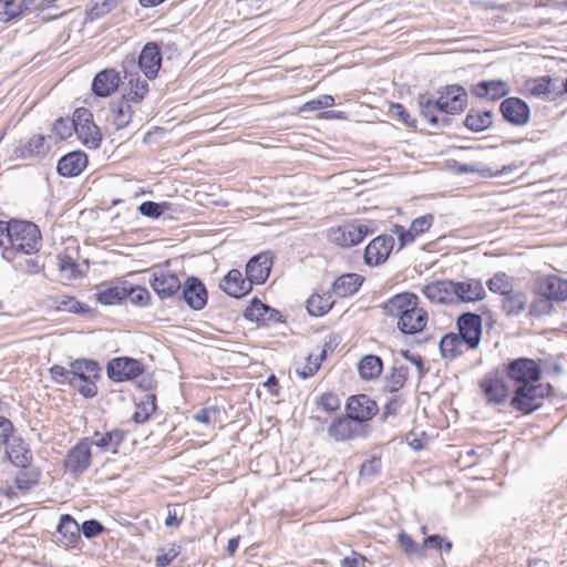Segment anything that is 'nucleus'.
<instances>
[{
	"label": "nucleus",
	"mask_w": 567,
	"mask_h": 567,
	"mask_svg": "<svg viewBox=\"0 0 567 567\" xmlns=\"http://www.w3.org/2000/svg\"><path fill=\"white\" fill-rule=\"evenodd\" d=\"M87 165V157L81 151L70 152L58 162V173L63 177L80 175Z\"/></svg>",
	"instance_id": "24"
},
{
	"label": "nucleus",
	"mask_w": 567,
	"mask_h": 567,
	"mask_svg": "<svg viewBox=\"0 0 567 567\" xmlns=\"http://www.w3.org/2000/svg\"><path fill=\"white\" fill-rule=\"evenodd\" d=\"M117 6V0H92L87 10L90 20L99 19L110 13Z\"/></svg>",
	"instance_id": "49"
},
{
	"label": "nucleus",
	"mask_w": 567,
	"mask_h": 567,
	"mask_svg": "<svg viewBox=\"0 0 567 567\" xmlns=\"http://www.w3.org/2000/svg\"><path fill=\"white\" fill-rule=\"evenodd\" d=\"M334 104V99L332 95L323 94L320 95L318 99L311 100L307 103H305L301 106L302 112H309V111H316L319 109H327Z\"/></svg>",
	"instance_id": "57"
},
{
	"label": "nucleus",
	"mask_w": 567,
	"mask_h": 567,
	"mask_svg": "<svg viewBox=\"0 0 567 567\" xmlns=\"http://www.w3.org/2000/svg\"><path fill=\"white\" fill-rule=\"evenodd\" d=\"M511 92V85L503 80L480 81L472 85L471 93L477 99L497 101Z\"/></svg>",
	"instance_id": "22"
},
{
	"label": "nucleus",
	"mask_w": 567,
	"mask_h": 567,
	"mask_svg": "<svg viewBox=\"0 0 567 567\" xmlns=\"http://www.w3.org/2000/svg\"><path fill=\"white\" fill-rule=\"evenodd\" d=\"M121 82L120 73L114 69L100 71L92 82V91L101 97L110 96L118 87Z\"/></svg>",
	"instance_id": "23"
},
{
	"label": "nucleus",
	"mask_w": 567,
	"mask_h": 567,
	"mask_svg": "<svg viewBox=\"0 0 567 567\" xmlns=\"http://www.w3.org/2000/svg\"><path fill=\"white\" fill-rule=\"evenodd\" d=\"M363 282V277L358 274L349 272L339 276L332 284L331 292L339 298H346L354 295Z\"/></svg>",
	"instance_id": "27"
},
{
	"label": "nucleus",
	"mask_w": 567,
	"mask_h": 567,
	"mask_svg": "<svg viewBox=\"0 0 567 567\" xmlns=\"http://www.w3.org/2000/svg\"><path fill=\"white\" fill-rule=\"evenodd\" d=\"M168 208V203L144 202L138 206L141 215L150 218H158Z\"/></svg>",
	"instance_id": "54"
},
{
	"label": "nucleus",
	"mask_w": 567,
	"mask_h": 567,
	"mask_svg": "<svg viewBox=\"0 0 567 567\" xmlns=\"http://www.w3.org/2000/svg\"><path fill=\"white\" fill-rule=\"evenodd\" d=\"M220 288L234 298H241L251 290V284L243 277L238 269H231L220 282Z\"/></svg>",
	"instance_id": "25"
},
{
	"label": "nucleus",
	"mask_w": 567,
	"mask_h": 567,
	"mask_svg": "<svg viewBox=\"0 0 567 567\" xmlns=\"http://www.w3.org/2000/svg\"><path fill=\"white\" fill-rule=\"evenodd\" d=\"M549 385H543L538 382L516 386L509 404L513 409L529 414L542 406L544 398L549 393Z\"/></svg>",
	"instance_id": "3"
},
{
	"label": "nucleus",
	"mask_w": 567,
	"mask_h": 567,
	"mask_svg": "<svg viewBox=\"0 0 567 567\" xmlns=\"http://www.w3.org/2000/svg\"><path fill=\"white\" fill-rule=\"evenodd\" d=\"M346 412L350 414L358 423L365 425L370 432L369 421L379 412V406L374 400L367 394L351 395L346 403Z\"/></svg>",
	"instance_id": "8"
},
{
	"label": "nucleus",
	"mask_w": 567,
	"mask_h": 567,
	"mask_svg": "<svg viewBox=\"0 0 567 567\" xmlns=\"http://www.w3.org/2000/svg\"><path fill=\"white\" fill-rule=\"evenodd\" d=\"M124 441V431L115 429L105 433L95 432L91 439H89L90 446L95 445L101 451H113L116 452L118 446Z\"/></svg>",
	"instance_id": "33"
},
{
	"label": "nucleus",
	"mask_w": 567,
	"mask_h": 567,
	"mask_svg": "<svg viewBox=\"0 0 567 567\" xmlns=\"http://www.w3.org/2000/svg\"><path fill=\"white\" fill-rule=\"evenodd\" d=\"M334 305L331 292L322 295L313 293L307 300V310L310 316L321 317L326 315Z\"/></svg>",
	"instance_id": "39"
},
{
	"label": "nucleus",
	"mask_w": 567,
	"mask_h": 567,
	"mask_svg": "<svg viewBox=\"0 0 567 567\" xmlns=\"http://www.w3.org/2000/svg\"><path fill=\"white\" fill-rule=\"evenodd\" d=\"M125 300L128 299L133 306L146 307L151 301L150 291L141 286H125Z\"/></svg>",
	"instance_id": "48"
},
{
	"label": "nucleus",
	"mask_w": 567,
	"mask_h": 567,
	"mask_svg": "<svg viewBox=\"0 0 567 567\" xmlns=\"http://www.w3.org/2000/svg\"><path fill=\"white\" fill-rule=\"evenodd\" d=\"M71 122L74 123V130L93 123V114L85 107H79L74 111Z\"/></svg>",
	"instance_id": "61"
},
{
	"label": "nucleus",
	"mask_w": 567,
	"mask_h": 567,
	"mask_svg": "<svg viewBox=\"0 0 567 567\" xmlns=\"http://www.w3.org/2000/svg\"><path fill=\"white\" fill-rule=\"evenodd\" d=\"M328 435L336 442H346L358 437H367L369 432L365 425L358 423L346 412L332 419L328 429Z\"/></svg>",
	"instance_id": "5"
},
{
	"label": "nucleus",
	"mask_w": 567,
	"mask_h": 567,
	"mask_svg": "<svg viewBox=\"0 0 567 567\" xmlns=\"http://www.w3.org/2000/svg\"><path fill=\"white\" fill-rule=\"evenodd\" d=\"M499 112L504 121L513 126H525L530 120V107L519 97L504 99L499 105Z\"/></svg>",
	"instance_id": "12"
},
{
	"label": "nucleus",
	"mask_w": 567,
	"mask_h": 567,
	"mask_svg": "<svg viewBox=\"0 0 567 567\" xmlns=\"http://www.w3.org/2000/svg\"><path fill=\"white\" fill-rule=\"evenodd\" d=\"M271 265V256L267 252L250 258L246 265V277L249 284H251V286L254 284H264L269 277Z\"/></svg>",
	"instance_id": "21"
},
{
	"label": "nucleus",
	"mask_w": 567,
	"mask_h": 567,
	"mask_svg": "<svg viewBox=\"0 0 567 567\" xmlns=\"http://www.w3.org/2000/svg\"><path fill=\"white\" fill-rule=\"evenodd\" d=\"M125 284H102L96 292V300L105 306L122 303L125 300Z\"/></svg>",
	"instance_id": "31"
},
{
	"label": "nucleus",
	"mask_w": 567,
	"mask_h": 567,
	"mask_svg": "<svg viewBox=\"0 0 567 567\" xmlns=\"http://www.w3.org/2000/svg\"><path fill=\"white\" fill-rule=\"evenodd\" d=\"M507 379L517 386L537 383L543 375L540 365L529 358H517L504 365Z\"/></svg>",
	"instance_id": "4"
},
{
	"label": "nucleus",
	"mask_w": 567,
	"mask_h": 567,
	"mask_svg": "<svg viewBox=\"0 0 567 567\" xmlns=\"http://www.w3.org/2000/svg\"><path fill=\"white\" fill-rule=\"evenodd\" d=\"M150 285L161 299L175 296L182 288L178 276L162 268L154 270Z\"/></svg>",
	"instance_id": "13"
},
{
	"label": "nucleus",
	"mask_w": 567,
	"mask_h": 567,
	"mask_svg": "<svg viewBox=\"0 0 567 567\" xmlns=\"http://www.w3.org/2000/svg\"><path fill=\"white\" fill-rule=\"evenodd\" d=\"M29 254L25 252H17L14 260H8L13 265V269L18 272L25 274V275H35L39 274L41 270V267L37 259L33 258H27Z\"/></svg>",
	"instance_id": "46"
},
{
	"label": "nucleus",
	"mask_w": 567,
	"mask_h": 567,
	"mask_svg": "<svg viewBox=\"0 0 567 567\" xmlns=\"http://www.w3.org/2000/svg\"><path fill=\"white\" fill-rule=\"evenodd\" d=\"M383 313L395 320V326L403 334L422 332L429 321L427 311L420 307V299L413 292H401L389 298L381 306Z\"/></svg>",
	"instance_id": "1"
},
{
	"label": "nucleus",
	"mask_w": 567,
	"mask_h": 567,
	"mask_svg": "<svg viewBox=\"0 0 567 567\" xmlns=\"http://www.w3.org/2000/svg\"><path fill=\"white\" fill-rule=\"evenodd\" d=\"M383 369L382 360L378 355H364L358 363V370L362 379L372 380L378 378Z\"/></svg>",
	"instance_id": "43"
},
{
	"label": "nucleus",
	"mask_w": 567,
	"mask_h": 567,
	"mask_svg": "<svg viewBox=\"0 0 567 567\" xmlns=\"http://www.w3.org/2000/svg\"><path fill=\"white\" fill-rule=\"evenodd\" d=\"M409 369L405 365H394L391 373L385 378L384 391L389 393H396L401 390L408 381Z\"/></svg>",
	"instance_id": "44"
},
{
	"label": "nucleus",
	"mask_w": 567,
	"mask_h": 567,
	"mask_svg": "<svg viewBox=\"0 0 567 567\" xmlns=\"http://www.w3.org/2000/svg\"><path fill=\"white\" fill-rule=\"evenodd\" d=\"M47 152L45 137L41 134L32 135L27 141H21L14 148V156L17 158H32Z\"/></svg>",
	"instance_id": "30"
},
{
	"label": "nucleus",
	"mask_w": 567,
	"mask_h": 567,
	"mask_svg": "<svg viewBox=\"0 0 567 567\" xmlns=\"http://www.w3.org/2000/svg\"><path fill=\"white\" fill-rule=\"evenodd\" d=\"M528 297L524 291L513 289L503 298L502 309L507 316H518L527 305Z\"/></svg>",
	"instance_id": "38"
},
{
	"label": "nucleus",
	"mask_w": 567,
	"mask_h": 567,
	"mask_svg": "<svg viewBox=\"0 0 567 567\" xmlns=\"http://www.w3.org/2000/svg\"><path fill=\"white\" fill-rule=\"evenodd\" d=\"M449 104H451L452 112L461 113L467 105V92L460 85H447L441 91Z\"/></svg>",
	"instance_id": "40"
},
{
	"label": "nucleus",
	"mask_w": 567,
	"mask_h": 567,
	"mask_svg": "<svg viewBox=\"0 0 567 567\" xmlns=\"http://www.w3.org/2000/svg\"><path fill=\"white\" fill-rule=\"evenodd\" d=\"M527 90L533 96L547 97L551 93V79L543 76L528 81Z\"/></svg>",
	"instance_id": "50"
},
{
	"label": "nucleus",
	"mask_w": 567,
	"mask_h": 567,
	"mask_svg": "<svg viewBox=\"0 0 567 567\" xmlns=\"http://www.w3.org/2000/svg\"><path fill=\"white\" fill-rule=\"evenodd\" d=\"M394 246L391 235H381L372 239L364 250V261L369 266L383 264L390 256Z\"/></svg>",
	"instance_id": "14"
},
{
	"label": "nucleus",
	"mask_w": 567,
	"mask_h": 567,
	"mask_svg": "<svg viewBox=\"0 0 567 567\" xmlns=\"http://www.w3.org/2000/svg\"><path fill=\"white\" fill-rule=\"evenodd\" d=\"M162 64L161 48L155 42H147L138 56V66L150 80L156 78Z\"/></svg>",
	"instance_id": "20"
},
{
	"label": "nucleus",
	"mask_w": 567,
	"mask_h": 567,
	"mask_svg": "<svg viewBox=\"0 0 567 567\" xmlns=\"http://www.w3.org/2000/svg\"><path fill=\"white\" fill-rule=\"evenodd\" d=\"M132 115L133 111L131 103L123 97L110 103L109 121H111L115 130L126 127L132 120Z\"/></svg>",
	"instance_id": "29"
},
{
	"label": "nucleus",
	"mask_w": 567,
	"mask_h": 567,
	"mask_svg": "<svg viewBox=\"0 0 567 567\" xmlns=\"http://www.w3.org/2000/svg\"><path fill=\"white\" fill-rule=\"evenodd\" d=\"M553 311V301L547 297H539L530 303L528 315L532 317L540 318L550 315Z\"/></svg>",
	"instance_id": "52"
},
{
	"label": "nucleus",
	"mask_w": 567,
	"mask_h": 567,
	"mask_svg": "<svg viewBox=\"0 0 567 567\" xmlns=\"http://www.w3.org/2000/svg\"><path fill=\"white\" fill-rule=\"evenodd\" d=\"M53 536L52 540L65 548H74L81 540V534H53Z\"/></svg>",
	"instance_id": "63"
},
{
	"label": "nucleus",
	"mask_w": 567,
	"mask_h": 567,
	"mask_svg": "<svg viewBox=\"0 0 567 567\" xmlns=\"http://www.w3.org/2000/svg\"><path fill=\"white\" fill-rule=\"evenodd\" d=\"M399 542L408 555L415 554L420 557L424 555V548L416 544L409 534H399Z\"/></svg>",
	"instance_id": "59"
},
{
	"label": "nucleus",
	"mask_w": 567,
	"mask_h": 567,
	"mask_svg": "<svg viewBox=\"0 0 567 567\" xmlns=\"http://www.w3.org/2000/svg\"><path fill=\"white\" fill-rule=\"evenodd\" d=\"M125 79H127V84L122 97L130 103H141L148 93V83L137 74L125 73Z\"/></svg>",
	"instance_id": "34"
},
{
	"label": "nucleus",
	"mask_w": 567,
	"mask_h": 567,
	"mask_svg": "<svg viewBox=\"0 0 567 567\" xmlns=\"http://www.w3.org/2000/svg\"><path fill=\"white\" fill-rule=\"evenodd\" d=\"M456 303L475 302L486 297V291L481 280L468 279L466 281H455Z\"/></svg>",
	"instance_id": "26"
},
{
	"label": "nucleus",
	"mask_w": 567,
	"mask_h": 567,
	"mask_svg": "<svg viewBox=\"0 0 567 567\" xmlns=\"http://www.w3.org/2000/svg\"><path fill=\"white\" fill-rule=\"evenodd\" d=\"M74 132V123L70 118H58L52 126V133L59 140H66Z\"/></svg>",
	"instance_id": "56"
},
{
	"label": "nucleus",
	"mask_w": 567,
	"mask_h": 567,
	"mask_svg": "<svg viewBox=\"0 0 567 567\" xmlns=\"http://www.w3.org/2000/svg\"><path fill=\"white\" fill-rule=\"evenodd\" d=\"M403 402L404 401L401 395H394L390 398L384 404L382 412V421H385L391 415H395L403 405Z\"/></svg>",
	"instance_id": "62"
},
{
	"label": "nucleus",
	"mask_w": 567,
	"mask_h": 567,
	"mask_svg": "<svg viewBox=\"0 0 567 567\" xmlns=\"http://www.w3.org/2000/svg\"><path fill=\"white\" fill-rule=\"evenodd\" d=\"M434 223V216L432 214L422 215L412 220L409 229L403 226L395 225L393 233L399 238L400 249L404 246L412 244L415 238L426 233Z\"/></svg>",
	"instance_id": "15"
},
{
	"label": "nucleus",
	"mask_w": 567,
	"mask_h": 567,
	"mask_svg": "<svg viewBox=\"0 0 567 567\" xmlns=\"http://www.w3.org/2000/svg\"><path fill=\"white\" fill-rule=\"evenodd\" d=\"M533 291L539 297H547L553 302L567 301V279L557 275H545L535 279Z\"/></svg>",
	"instance_id": "7"
},
{
	"label": "nucleus",
	"mask_w": 567,
	"mask_h": 567,
	"mask_svg": "<svg viewBox=\"0 0 567 567\" xmlns=\"http://www.w3.org/2000/svg\"><path fill=\"white\" fill-rule=\"evenodd\" d=\"M466 349V342L458 333H446L440 341V351L443 358L454 359Z\"/></svg>",
	"instance_id": "36"
},
{
	"label": "nucleus",
	"mask_w": 567,
	"mask_h": 567,
	"mask_svg": "<svg viewBox=\"0 0 567 567\" xmlns=\"http://www.w3.org/2000/svg\"><path fill=\"white\" fill-rule=\"evenodd\" d=\"M156 410V398L154 394H147L146 399L136 405V411L133 414L135 423H144Z\"/></svg>",
	"instance_id": "47"
},
{
	"label": "nucleus",
	"mask_w": 567,
	"mask_h": 567,
	"mask_svg": "<svg viewBox=\"0 0 567 567\" xmlns=\"http://www.w3.org/2000/svg\"><path fill=\"white\" fill-rule=\"evenodd\" d=\"M487 287L492 292L501 293L503 298L513 289L509 278L504 272H498L487 281Z\"/></svg>",
	"instance_id": "51"
},
{
	"label": "nucleus",
	"mask_w": 567,
	"mask_h": 567,
	"mask_svg": "<svg viewBox=\"0 0 567 567\" xmlns=\"http://www.w3.org/2000/svg\"><path fill=\"white\" fill-rule=\"evenodd\" d=\"M219 414L218 409L210 406V408H204L196 412L193 416V419L199 423H205L207 425H214L217 419V415Z\"/></svg>",
	"instance_id": "60"
},
{
	"label": "nucleus",
	"mask_w": 567,
	"mask_h": 567,
	"mask_svg": "<svg viewBox=\"0 0 567 567\" xmlns=\"http://www.w3.org/2000/svg\"><path fill=\"white\" fill-rule=\"evenodd\" d=\"M59 310L79 313L83 311L82 305L73 297H62L58 303Z\"/></svg>",
	"instance_id": "64"
},
{
	"label": "nucleus",
	"mask_w": 567,
	"mask_h": 567,
	"mask_svg": "<svg viewBox=\"0 0 567 567\" xmlns=\"http://www.w3.org/2000/svg\"><path fill=\"white\" fill-rule=\"evenodd\" d=\"M317 405L328 413L336 412L340 409L341 402L339 395L333 392H326L321 394L317 401Z\"/></svg>",
	"instance_id": "55"
},
{
	"label": "nucleus",
	"mask_w": 567,
	"mask_h": 567,
	"mask_svg": "<svg viewBox=\"0 0 567 567\" xmlns=\"http://www.w3.org/2000/svg\"><path fill=\"white\" fill-rule=\"evenodd\" d=\"M55 532H107L96 519H87L81 525L70 515L63 514Z\"/></svg>",
	"instance_id": "32"
},
{
	"label": "nucleus",
	"mask_w": 567,
	"mask_h": 567,
	"mask_svg": "<svg viewBox=\"0 0 567 567\" xmlns=\"http://www.w3.org/2000/svg\"><path fill=\"white\" fill-rule=\"evenodd\" d=\"M41 233L39 227L27 220L11 219L9 226V246L2 250V258L14 260L17 252L35 254L41 247Z\"/></svg>",
	"instance_id": "2"
},
{
	"label": "nucleus",
	"mask_w": 567,
	"mask_h": 567,
	"mask_svg": "<svg viewBox=\"0 0 567 567\" xmlns=\"http://www.w3.org/2000/svg\"><path fill=\"white\" fill-rule=\"evenodd\" d=\"M79 140L89 148H97L102 141L100 128L95 123H91L86 126L75 128Z\"/></svg>",
	"instance_id": "45"
},
{
	"label": "nucleus",
	"mask_w": 567,
	"mask_h": 567,
	"mask_svg": "<svg viewBox=\"0 0 567 567\" xmlns=\"http://www.w3.org/2000/svg\"><path fill=\"white\" fill-rule=\"evenodd\" d=\"M493 123L492 111L471 110L465 120L464 125L472 132H482L489 127Z\"/></svg>",
	"instance_id": "42"
},
{
	"label": "nucleus",
	"mask_w": 567,
	"mask_h": 567,
	"mask_svg": "<svg viewBox=\"0 0 567 567\" xmlns=\"http://www.w3.org/2000/svg\"><path fill=\"white\" fill-rule=\"evenodd\" d=\"M482 317L474 312H464L458 316L456 326L458 334L466 342V349H476L482 339Z\"/></svg>",
	"instance_id": "11"
},
{
	"label": "nucleus",
	"mask_w": 567,
	"mask_h": 567,
	"mask_svg": "<svg viewBox=\"0 0 567 567\" xmlns=\"http://www.w3.org/2000/svg\"><path fill=\"white\" fill-rule=\"evenodd\" d=\"M29 11L27 0H0V21L9 22Z\"/></svg>",
	"instance_id": "41"
},
{
	"label": "nucleus",
	"mask_w": 567,
	"mask_h": 567,
	"mask_svg": "<svg viewBox=\"0 0 567 567\" xmlns=\"http://www.w3.org/2000/svg\"><path fill=\"white\" fill-rule=\"evenodd\" d=\"M419 109L421 116L426 120L432 126H447L450 118L445 115L439 116L436 109L433 105V100L422 94L419 96Z\"/></svg>",
	"instance_id": "37"
},
{
	"label": "nucleus",
	"mask_w": 567,
	"mask_h": 567,
	"mask_svg": "<svg viewBox=\"0 0 567 567\" xmlns=\"http://www.w3.org/2000/svg\"><path fill=\"white\" fill-rule=\"evenodd\" d=\"M50 374L52 380L61 385L71 384L73 385V380L71 379V370H66L62 365L54 364L50 368Z\"/></svg>",
	"instance_id": "58"
},
{
	"label": "nucleus",
	"mask_w": 567,
	"mask_h": 567,
	"mask_svg": "<svg viewBox=\"0 0 567 567\" xmlns=\"http://www.w3.org/2000/svg\"><path fill=\"white\" fill-rule=\"evenodd\" d=\"M481 388L489 403L503 404L511 398V386L503 378L486 375Z\"/></svg>",
	"instance_id": "19"
},
{
	"label": "nucleus",
	"mask_w": 567,
	"mask_h": 567,
	"mask_svg": "<svg viewBox=\"0 0 567 567\" xmlns=\"http://www.w3.org/2000/svg\"><path fill=\"white\" fill-rule=\"evenodd\" d=\"M455 281L437 280L422 288L424 296L432 302L452 305L456 303Z\"/></svg>",
	"instance_id": "17"
},
{
	"label": "nucleus",
	"mask_w": 567,
	"mask_h": 567,
	"mask_svg": "<svg viewBox=\"0 0 567 567\" xmlns=\"http://www.w3.org/2000/svg\"><path fill=\"white\" fill-rule=\"evenodd\" d=\"M182 297L193 310H202L207 303V290L196 277H188L182 285Z\"/></svg>",
	"instance_id": "16"
},
{
	"label": "nucleus",
	"mask_w": 567,
	"mask_h": 567,
	"mask_svg": "<svg viewBox=\"0 0 567 567\" xmlns=\"http://www.w3.org/2000/svg\"><path fill=\"white\" fill-rule=\"evenodd\" d=\"M372 233L373 229L368 225L349 223L331 228L328 233V239L342 248H349L360 244L367 235Z\"/></svg>",
	"instance_id": "6"
},
{
	"label": "nucleus",
	"mask_w": 567,
	"mask_h": 567,
	"mask_svg": "<svg viewBox=\"0 0 567 567\" xmlns=\"http://www.w3.org/2000/svg\"><path fill=\"white\" fill-rule=\"evenodd\" d=\"M6 456L16 465L27 468L32 462V453L21 437H13L6 450Z\"/></svg>",
	"instance_id": "28"
},
{
	"label": "nucleus",
	"mask_w": 567,
	"mask_h": 567,
	"mask_svg": "<svg viewBox=\"0 0 567 567\" xmlns=\"http://www.w3.org/2000/svg\"><path fill=\"white\" fill-rule=\"evenodd\" d=\"M184 518V507L182 505H168L164 524L169 529H177L181 527Z\"/></svg>",
	"instance_id": "53"
},
{
	"label": "nucleus",
	"mask_w": 567,
	"mask_h": 567,
	"mask_svg": "<svg viewBox=\"0 0 567 567\" xmlns=\"http://www.w3.org/2000/svg\"><path fill=\"white\" fill-rule=\"evenodd\" d=\"M143 371V363L128 357L114 358L106 365L107 377L114 382L133 380L141 375Z\"/></svg>",
	"instance_id": "9"
},
{
	"label": "nucleus",
	"mask_w": 567,
	"mask_h": 567,
	"mask_svg": "<svg viewBox=\"0 0 567 567\" xmlns=\"http://www.w3.org/2000/svg\"><path fill=\"white\" fill-rule=\"evenodd\" d=\"M99 364L89 359H78L71 363V379L83 381L95 380L99 377ZM75 386V384L73 383Z\"/></svg>",
	"instance_id": "35"
},
{
	"label": "nucleus",
	"mask_w": 567,
	"mask_h": 567,
	"mask_svg": "<svg viewBox=\"0 0 567 567\" xmlns=\"http://www.w3.org/2000/svg\"><path fill=\"white\" fill-rule=\"evenodd\" d=\"M245 319L258 324L277 323L281 321V315L278 310L254 298L250 305L244 311Z\"/></svg>",
	"instance_id": "18"
},
{
	"label": "nucleus",
	"mask_w": 567,
	"mask_h": 567,
	"mask_svg": "<svg viewBox=\"0 0 567 567\" xmlns=\"http://www.w3.org/2000/svg\"><path fill=\"white\" fill-rule=\"evenodd\" d=\"M91 458L92 452L89 439H83L68 451L64 467L66 472L76 477L90 467Z\"/></svg>",
	"instance_id": "10"
}]
</instances>
